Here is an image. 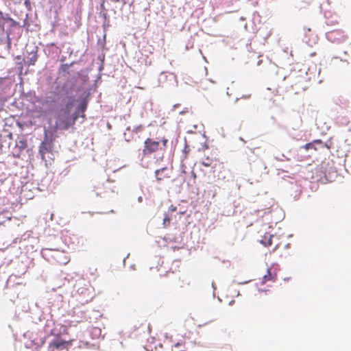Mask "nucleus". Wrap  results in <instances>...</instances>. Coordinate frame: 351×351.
I'll list each match as a JSON object with an SVG mask.
<instances>
[{
    "label": "nucleus",
    "instance_id": "obj_1",
    "mask_svg": "<svg viewBox=\"0 0 351 351\" xmlns=\"http://www.w3.org/2000/svg\"><path fill=\"white\" fill-rule=\"evenodd\" d=\"M167 142L168 140L165 136H159L156 138H147L144 141L142 154L143 156H149L159 151L165 152Z\"/></svg>",
    "mask_w": 351,
    "mask_h": 351
},
{
    "label": "nucleus",
    "instance_id": "obj_2",
    "mask_svg": "<svg viewBox=\"0 0 351 351\" xmlns=\"http://www.w3.org/2000/svg\"><path fill=\"white\" fill-rule=\"evenodd\" d=\"M326 36L329 41L335 43H342L347 38L344 32L339 29L328 32Z\"/></svg>",
    "mask_w": 351,
    "mask_h": 351
},
{
    "label": "nucleus",
    "instance_id": "obj_3",
    "mask_svg": "<svg viewBox=\"0 0 351 351\" xmlns=\"http://www.w3.org/2000/svg\"><path fill=\"white\" fill-rule=\"evenodd\" d=\"M70 345L71 343L69 341L57 338L49 343V350L50 351L62 350L64 349H66Z\"/></svg>",
    "mask_w": 351,
    "mask_h": 351
},
{
    "label": "nucleus",
    "instance_id": "obj_4",
    "mask_svg": "<svg viewBox=\"0 0 351 351\" xmlns=\"http://www.w3.org/2000/svg\"><path fill=\"white\" fill-rule=\"evenodd\" d=\"M52 149V142L45 139L39 146V154L43 160H45V155L46 153L51 152Z\"/></svg>",
    "mask_w": 351,
    "mask_h": 351
},
{
    "label": "nucleus",
    "instance_id": "obj_5",
    "mask_svg": "<svg viewBox=\"0 0 351 351\" xmlns=\"http://www.w3.org/2000/svg\"><path fill=\"white\" fill-rule=\"evenodd\" d=\"M53 258L60 265H66L70 260L69 256L64 252L61 251H56Z\"/></svg>",
    "mask_w": 351,
    "mask_h": 351
},
{
    "label": "nucleus",
    "instance_id": "obj_6",
    "mask_svg": "<svg viewBox=\"0 0 351 351\" xmlns=\"http://www.w3.org/2000/svg\"><path fill=\"white\" fill-rule=\"evenodd\" d=\"M315 145H321L322 147H326L327 148H329V147H328L326 145V144L322 142V140H319V139H317V140H315L313 141V142L311 143H306L304 146V148L306 150L308 149H314L315 150L317 149V148L315 147Z\"/></svg>",
    "mask_w": 351,
    "mask_h": 351
},
{
    "label": "nucleus",
    "instance_id": "obj_7",
    "mask_svg": "<svg viewBox=\"0 0 351 351\" xmlns=\"http://www.w3.org/2000/svg\"><path fill=\"white\" fill-rule=\"evenodd\" d=\"M272 238L273 235L270 234H265L263 236V238L261 240V243L265 247L270 246L272 244Z\"/></svg>",
    "mask_w": 351,
    "mask_h": 351
},
{
    "label": "nucleus",
    "instance_id": "obj_8",
    "mask_svg": "<svg viewBox=\"0 0 351 351\" xmlns=\"http://www.w3.org/2000/svg\"><path fill=\"white\" fill-rule=\"evenodd\" d=\"M9 17L10 16L8 14H4L0 11V27L1 29H4V26L8 23Z\"/></svg>",
    "mask_w": 351,
    "mask_h": 351
},
{
    "label": "nucleus",
    "instance_id": "obj_9",
    "mask_svg": "<svg viewBox=\"0 0 351 351\" xmlns=\"http://www.w3.org/2000/svg\"><path fill=\"white\" fill-rule=\"evenodd\" d=\"M167 169L166 167H164L160 169L156 170L155 174H156V180L158 181H160V180H163L165 178L169 177L168 175H163V172L167 171Z\"/></svg>",
    "mask_w": 351,
    "mask_h": 351
},
{
    "label": "nucleus",
    "instance_id": "obj_10",
    "mask_svg": "<svg viewBox=\"0 0 351 351\" xmlns=\"http://www.w3.org/2000/svg\"><path fill=\"white\" fill-rule=\"evenodd\" d=\"M275 276L272 275L270 270L267 269V274L262 278V283L265 284L268 281H275Z\"/></svg>",
    "mask_w": 351,
    "mask_h": 351
},
{
    "label": "nucleus",
    "instance_id": "obj_11",
    "mask_svg": "<svg viewBox=\"0 0 351 351\" xmlns=\"http://www.w3.org/2000/svg\"><path fill=\"white\" fill-rule=\"evenodd\" d=\"M344 141L350 144L351 142V129H348L343 132Z\"/></svg>",
    "mask_w": 351,
    "mask_h": 351
},
{
    "label": "nucleus",
    "instance_id": "obj_12",
    "mask_svg": "<svg viewBox=\"0 0 351 351\" xmlns=\"http://www.w3.org/2000/svg\"><path fill=\"white\" fill-rule=\"evenodd\" d=\"M185 346L181 343L175 344L173 347V351H184Z\"/></svg>",
    "mask_w": 351,
    "mask_h": 351
},
{
    "label": "nucleus",
    "instance_id": "obj_13",
    "mask_svg": "<svg viewBox=\"0 0 351 351\" xmlns=\"http://www.w3.org/2000/svg\"><path fill=\"white\" fill-rule=\"evenodd\" d=\"M27 145L25 140H21L16 144V147L20 149V151L25 149L27 147Z\"/></svg>",
    "mask_w": 351,
    "mask_h": 351
},
{
    "label": "nucleus",
    "instance_id": "obj_14",
    "mask_svg": "<svg viewBox=\"0 0 351 351\" xmlns=\"http://www.w3.org/2000/svg\"><path fill=\"white\" fill-rule=\"evenodd\" d=\"M213 163V160L209 157L206 158L202 160V165L204 167H210Z\"/></svg>",
    "mask_w": 351,
    "mask_h": 351
},
{
    "label": "nucleus",
    "instance_id": "obj_15",
    "mask_svg": "<svg viewBox=\"0 0 351 351\" xmlns=\"http://www.w3.org/2000/svg\"><path fill=\"white\" fill-rule=\"evenodd\" d=\"M87 108V101L86 100L82 101L80 104V109L81 112L83 113L82 117H84V112Z\"/></svg>",
    "mask_w": 351,
    "mask_h": 351
},
{
    "label": "nucleus",
    "instance_id": "obj_16",
    "mask_svg": "<svg viewBox=\"0 0 351 351\" xmlns=\"http://www.w3.org/2000/svg\"><path fill=\"white\" fill-rule=\"evenodd\" d=\"M7 23L9 24V26L10 27H16V26L19 25V23L15 21L14 19H12L10 17H9V20H8V23Z\"/></svg>",
    "mask_w": 351,
    "mask_h": 351
},
{
    "label": "nucleus",
    "instance_id": "obj_17",
    "mask_svg": "<svg viewBox=\"0 0 351 351\" xmlns=\"http://www.w3.org/2000/svg\"><path fill=\"white\" fill-rule=\"evenodd\" d=\"M170 220V217L167 215H165L163 219V225L165 227H167L169 225Z\"/></svg>",
    "mask_w": 351,
    "mask_h": 351
},
{
    "label": "nucleus",
    "instance_id": "obj_18",
    "mask_svg": "<svg viewBox=\"0 0 351 351\" xmlns=\"http://www.w3.org/2000/svg\"><path fill=\"white\" fill-rule=\"evenodd\" d=\"M91 332L95 334L96 336H100L101 331L100 328L95 327L92 328Z\"/></svg>",
    "mask_w": 351,
    "mask_h": 351
},
{
    "label": "nucleus",
    "instance_id": "obj_19",
    "mask_svg": "<svg viewBox=\"0 0 351 351\" xmlns=\"http://www.w3.org/2000/svg\"><path fill=\"white\" fill-rule=\"evenodd\" d=\"M251 97V95L250 94H248V95H243L241 97V98H243V99H250Z\"/></svg>",
    "mask_w": 351,
    "mask_h": 351
},
{
    "label": "nucleus",
    "instance_id": "obj_20",
    "mask_svg": "<svg viewBox=\"0 0 351 351\" xmlns=\"http://www.w3.org/2000/svg\"><path fill=\"white\" fill-rule=\"evenodd\" d=\"M182 285H180V287H184L185 285H189V282H186V283H184V280H182Z\"/></svg>",
    "mask_w": 351,
    "mask_h": 351
},
{
    "label": "nucleus",
    "instance_id": "obj_21",
    "mask_svg": "<svg viewBox=\"0 0 351 351\" xmlns=\"http://www.w3.org/2000/svg\"><path fill=\"white\" fill-rule=\"evenodd\" d=\"M170 209L171 210V211H176V207H173V206H171L170 207Z\"/></svg>",
    "mask_w": 351,
    "mask_h": 351
},
{
    "label": "nucleus",
    "instance_id": "obj_22",
    "mask_svg": "<svg viewBox=\"0 0 351 351\" xmlns=\"http://www.w3.org/2000/svg\"><path fill=\"white\" fill-rule=\"evenodd\" d=\"M119 1V0H116V1H117H117Z\"/></svg>",
    "mask_w": 351,
    "mask_h": 351
}]
</instances>
